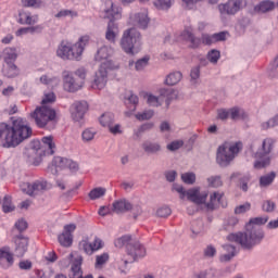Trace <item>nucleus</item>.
<instances>
[{
  "label": "nucleus",
  "instance_id": "obj_1",
  "mask_svg": "<svg viewBox=\"0 0 278 278\" xmlns=\"http://www.w3.org/2000/svg\"><path fill=\"white\" fill-rule=\"evenodd\" d=\"M31 127L23 117L14 118L11 126L7 123H0V146L4 149L18 147L24 140L31 138Z\"/></svg>",
  "mask_w": 278,
  "mask_h": 278
},
{
  "label": "nucleus",
  "instance_id": "obj_2",
  "mask_svg": "<svg viewBox=\"0 0 278 278\" xmlns=\"http://www.w3.org/2000/svg\"><path fill=\"white\" fill-rule=\"evenodd\" d=\"M49 103H55V93L48 92L45 93L41 101V106H37L33 113H30V118H33L39 127V129H45L49 123H58V113L54 109L47 106Z\"/></svg>",
  "mask_w": 278,
  "mask_h": 278
},
{
  "label": "nucleus",
  "instance_id": "obj_3",
  "mask_svg": "<svg viewBox=\"0 0 278 278\" xmlns=\"http://www.w3.org/2000/svg\"><path fill=\"white\" fill-rule=\"evenodd\" d=\"M89 42L90 36L88 35L80 37L74 45L71 43V41L63 40L58 47L56 55L58 58H61V60H76L79 62Z\"/></svg>",
  "mask_w": 278,
  "mask_h": 278
},
{
  "label": "nucleus",
  "instance_id": "obj_4",
  "mask_svg": "<svg viewBox=\"0 0 278 278\" xmlns=\"http://www.w3.org/2000/svg\"><path fill=\"white\" fill-rule=\"evenodd\" d=\"M117 249H123L126 247V252L129 257H131L130 262H136V260H140V257H144L147 255V249L141 244L140 241L131 238L129 235H125L114 242Z\"/></svg>",
  "mask_w": 278,
  "mask_h": 278
},
{
  "label": "nucleus",
  "instance_id": "obj_5",
  "mask_svg": "<svg viewBox=\"0 0 278 278\" xmlns=\"http://www.w3.org/2000/svg\"><path fill=\"white\" fill-rule=\"evenodd\" d=\"M268 223V216L251 218L249 224L245 225V241L244 249H252L255 244H260L264 240V231L255 229L253 225H266Z\"/></svg>",
  "mask_w": 278,
  "mask_h": 278
},
{
  "label": "nucleus",
  "instance_id": "obj_6",
  "mask_svg": "<svg viewBox=\"0 0 278 278\" xmlns=\"http://www.w3.org/2000/svg\"><path fill=\"white\" fill-rule=\"evenodd\" d=\"M242 142H226L217 149V163L219 166H229L236 159V155L242 151Z\"/></svg>",
  "mask_w": 278,
  "mask_h": 278
},
{
  "label": "nucleus",
  "instance_id": "obj_7",
  "mask_svg": "<svg viewBox=\"0 0 278 278\" xmlns=\"http://www.w3.org/2000/svg\"><path fill=\"white\" fill-rule=\"evenodd\" d=\"M176 40L178 42H189V47L191 49H199L202 45H215L214 43V35L203 34L201 38H198L192 33L191 27H187L181 31L177 37Z\"/></svg>",
  "mask_w": 278,
  "mask_h": 278
},
{
  "label": "nucleus",
  "instance_id": "obj_8",
  "mask_svg": "<svg viewBox=\"0 0 278 278\" xmlns=\"http://www.w3.org/2000/svg\"><path fill=\"white\" fill-rule=\"evenodd\" d=\"M141 45L140 33L136 28H130L124 33L121 40V46L125 53L136 55V53L140 51Z\"/></svg>",
  "mask_w": 278,
  "mask_h": 278
},
{
  "label": "nucleus",
  "instance_id": "obj_9",
  "mask_svg": "<svg viewBox=\"0 0 278 278\" xmlns=\"http://www.w3.org/2000/svg\"><path fill=\"white\" fill-rule=\"evenodd\" d=\"M174 190L180 194V199L187 197L188 201L195 203V205H203L207 201V192H201L199 188H192L186 191L181 186H174Z\"/></svg>",
  "mask_w": 278,
  "mask_h": 278
},
{
  "label": "nucleus",
  "instance_id": "obj_10",
  "mask_svg": "<svg viewBox=\"0 0 278 278\" xmlns=\"http://www.w3.org/2000/svg\"><path fill=\"white\" fill-rule=\"evenodd\" d=\"M274 146L275 140L273 138L264 139L261 151L255 154L256 160L260 161L254 163V168H266L270 164V156L268 154L273 151Z\"/></svg>",
  "mask_w": 278,
  "mask_h": 278
},
{
  "label": "nucleus",
  "instance_id": "obj_11",
  "mask_svg": "<svg viewBox=\"0 0 278 278\" xmlns=\"http://www.w3.org/2000/svg\"><path fill=\"white\" fill-rule=\"evenodd\" d=\"M112 55H114V49L104 46L98 50L96 54V61L102 62L100 66H103V68L114 71L115 68H118V65L114 64V62L110 60Z\"/></svg>",
  "mask_w": 278,
  "mask_h": 278
},
{
  "label": "nucleus",
  "instance_id": "obj_12",
  "mask_svg": "<svg viewBox=\"0 0 278 278\" xmlns=\"http://www.w3.org/2000/svg\"><path fill=\"white\" fill-rule=\"evenodd\" d=\"M20 188L22 192H25V194L34 197V194H38V192H45V190H49V182L46 180H36L33 184L23 182Z\"/></svg>",
  "mask_w": 278,
  "mask_h": 278
},
{
  "label": "nucleus",
  "instance_id": "obj_13",
  "mask_svg": "<svg viewBox=\"0 0 278 278\" xmlns=\"http://www.w3.org/2000/svg\"><path fill=\"white\" fill-rule=\"evenodd\" d=\"M80 249L86 253V255H92L93 253H97V251H101L103 249L104 243L103 240L99 237H94L93 242H90L88 238L83 239L79 242Z\"/></svg>",
  "mask_w": 278,
  "mask_h": 278
},
{
  "label": "nucleus",
  "instance_id": "obj_14",
  "mask_svg": "<svg viewBox=\"0 0 278 278\" xmlns=\"http://www.w3.org/2000/svg\"><path fill=\"white\" fill-rule=\"evenodd\" d=\"M108 67L100 66L91 84V88H93V90H103V88L108 86Z\"/></svg>",
  "mask_w": 278,
  "mask_h": 278
},
{
  "label": "nucleus",
  "instance_id": "obj_15",
  "mask_svg": "<svg viewBox=\"0 0 278 278\" xmlns=\"http://www.w3.org/2000/svg\"><path fill=\"white\" fill-rule=\"evenodd\" d=\"M73 121L79 122L84 118L86 112H88V102L78 101L74 102L70 109Z\"/></svg>",
  "mask_w": 278,
  "mask_h": 278
},
{
  "label": "nucleus",
  "instance_id": "obj_16",
  "mask_svg": "<svg viewBox=\"0 0 278 278\" xmlns=\"http://www.w3.org/2000/svg\"><path fill=\"white\" fill-rule=\"evenodd\" d=\"M81 264H84V257L77 255L72 262L70 278H94L91 274L84 277Z\"/></svg>",
  "mask_w": 278,
  "mask_h": 278
},
{
  "label": "nucleus",
  "instance_id": "obj_17",
  "mask_svg": "<svg viewBox=\"0 0 278 278\" xmlns=\"http://www.w3.org/2000/svg\"><path fill=\"white\" fill-rule=\"evenodd\" d=\"M242 8V0H229L225 4H219L220 14H237Z\"/></svg>",
  "mask_w": 278,
  "mask_h": 278
},
{
  "label": "nucleus",
  "instance_id": "obj_18",
  "mask_svg": "<svg viewBox=\"0 0 278 278\" xmlns=\"http://www.w3.org/2000/svg\"><path fill=\"white\" fill-rule=\"evenodd\" d=\"M104 18H109L110 21H113V23L117 18H121V9L114 5V2H112V0H106L104 2Z\"/></svg>",
  "mask_w": 278,
  "mask_h": 278
},
{
  "label": "nucleus",
  "instance_id": "obj_19",
  "mask_svg": "<svg viewBox=\"0 0 278 278\" xmlns=\"http://www.w3.org/2000/svg\"><path fill=\"white\" fill-rule=\"evenodd\" d=\"M220 205L222 207H227V202H225V193L214 192L210 197V202L206 203L207 210H215Z\"/></svg>",
  "mask_w": 278,
  "mask_h": 278
},
{
  "label": "nucleus",
  "instance_id": "obj_20",
  "mask_svg": "<svg viewBox=\"0 0 278 278\" xmlns=\"http://www.w3.org/2000/svg\"><path fill=\"white\" fill-rule=\"evenodd\" d=\"M17 23L20 25H36L38 23V15H31L29 11H20Z\"/></svg>",
  "mask_w": 278,
  "mask_h": 278
},
{
  "label": "nucleus",
  "instance_id": "obj_21",
  "mask_svg": "<svg viewBox=\"0 0 278 278\" xmlns=\"http://www.w3.org/2000/svg\"><path fill=\"white\" fill-rule=\"evenodd\" d=\"M29 245V239L25 237H17L15 239V255L16 257H23L27 253V247Z\"/></svg>",
  "mask_w": 278,
  "mask_h": 278
},
{
  "label": "nucleus",
  "instance_id": "obj_22",
  "mask_svg": "<svg viewBox=\"0 0 278 278\" xmlns=\"http://www.w3.org/2000/svg\"><path fill=\"white\" fill-rule=\"evenodd\" d=\"M130 22L140 27V29H147L149 27V15L147 12L131 15Z\"/></svg>",
  "mask_w": 278,
  "mask_h": 278
},
{
  "label": "nucleus",
  "instance_id": "obj_23",
  "mask_svg": "<svg viewBox=\"0 0 278 278\" xmlns=\"http://www.w3.org/2000/svg\"><path fill=\"white\" fill-rule=\"evenodd\" d=\"M118 24L114 23V21H110L105 31V38L109 42H116V38L118 37Z\"/></svg>",
  "mask_w": 278,
  "mask_h": 278
},
{
  "label": "nucleus",
  "instance_id": "obj_24",
  "mask_svg": "<svg viewBox=\"0 0 278 278\" xmlns=\"http://www.w3.org/2000/svg\"><path fill=\"white\" fill-rule=\"evenodd\" d=\"M64 90L67 92H77V90L81 89V81L73 78L72 76L67 75L64 78Z\"/></svg>",
  "mask_w": 278,
  "mask_h": 278
},
{
  "label": "nucleus",
  "instance_id": "obj_25",
  "mask_svg": "<svg viewBox=\"0 0 278 278\" xmlns=\"http://www.w3.org/2000/svg\"><path fill=\"white\" fill-rule=\"evenodd\" d=\"M139 97H141L142 99H146L148 105H151V108H160V105H162V97H156L147 91H141L139 93Z\"/></svg>",
  "mask_w": 278,
  "mask_h": 278
},
{
  "label": "nucleus",
  "instance_id": "obj_26",
  "mask_svg": "<svg viewBox=\"0 0 278 278\" xmlns=\"http://www.w3.org/2000/svg\"><path fill=\"white\" fill-rule=\"evenodd\" d=\"M131 208L132 205L127 200H119L113 203V212L115 214H125V212H129Z\"/></svg>",
  "mask_w": 278,
  "mask_h": 278
},
{
  "label": "nucleus",
  "instance_id": "obj_27",
  "mask_svg": "<svg viewBox=\"0 0 278 278\" xmlns=\"http://www.w3.org/2000/svg\"><path fill=\"white\" fill-rule=\"evenodd\" d=\"M2 74L4 77H17L18 75V67L14 63H4L2 67Z\"/></svg>",
  "mask_w": 278,
  "mask_h": 278
},
{
  "label": "nucleus",
  "instance_id": "obj_28",
  "mask_svg": "<svg viewBox=\"0 0 278 278\" xmlns=\"http://www.w3.org/2000/svg\"><path fill=\"white\" fill-rule=\"evenodd\" d=\"M42 147L47 149L49 155L55 153V139L53 136H46L41 138Z\"/></svg>",
  "mask_w": 278,
  "mask_h": 278
},
{
  "label": "nucleus",
  "instance_id": "obj_29",
  "mask_svg": "<svg viewBox=\"0 0 278 278\" xmlns=\"http://www.w3.org/2000/svg\"><path fill=\"white\" fill-rule=\"evenodd\" d=\"M16 58H18V54L16 53V49L5 48L3 50L4 64H14V62H16Z\"/></svg>",
  "mask_w": 278,
  "mask_h": 278
},
{
  "label": "nucleus",
  "instance_id": "obj_30",
  "mask_svg": "<svg viewBox=\"0 0 278 278\" xmlns=\"http://www.w3.org/2000/svg\"><path fill=\"white\" fill-rule=\"evenodd\" d=\"M254 10L255 12H262L263 14H265V12H273V10H275V2L270 0H264L257 4Z\"/></svg>",
  "mask_w": 278,
  "mask_h": 278
},
{
  "label": "nucleus",
  "instance_id": "obj_31",
  "mask_svg": "<svg viewBox=\"0 0 278 278\" xmlns=\"http://www.w3.org/2000/svg\"><path fill=\"white\" fill-rule=\"evenodd\" d=\"M227 254L220 255V262H230L232 257H236V247L231 244L224 245Z\"/></svg>",
  "mask_w": 278,
  "mask_h": 278
},
{
  "label": "nucleus",
  "instance_id": "obj_32",
  "mask_svg": "<svg viewBox=\"0 0 278 278\" xmlns=\"http://www.w3.org/2000/svg\"><path fill=\"white\" fill-rule=\"evenodd\" d=\"M100 125L102 127H108L110 128L111 125H114V114L113 113H103L100 118H99Z\"/></svg>",
  "mask_w": 278,
  "mask_h": 278
},
{
  "label": "nucleus",
  "instance_id": "obj_33",
  "mask_svg": "<svg viewBox=\"0 0 278 278\" xmlns=\"http://www.w3.org/2000/svg\"><path fill=\"white\" fill-rule=\"evenodd\" d=\"M181 72H174L170 73L166 79H165V84L167 86H176V84H179L181 81Z\"/></svg>",
  "mask_w": 278,
  "mask_h": 278
},
{
  "label": "nucleus",
  "instance_id": "obj_34",
  "mask_svg": "<svg viewBox=\"0 0 278 278\" xmlns=\"http://www.w3.org/2000/svg\"><path fill=\"white\" fill-rule=\"evenodd\" d=\"M142 149L146 151V153H157L162 147L157 142L146 141L142 144Z\"/></svg>",
  "mask_w": 278,
  "mask_h": 278
},
{
  "label": "nucleus",
  "instance_id": "obj_35",
  "mask_svg": "<svg viewBox=\"0 0 278 278\" xmlns=\"http://www.w3.org/2000/svg\"><path fill=\"white\" fill-rule=\"evenodd\" d=\"M66 162L67 159L55 156L52 161V168H55V173H58V170H64L66 168Z\"/></svg>",
  "mask_w": 278,
  "mask_h": 278
},
{
  "label": "nucleus",
  "instance_id": "obj_36",
  "mask_svg": "<svg viewBox=\"0 0 278 278\" xmlns=\"http://www.w3.org/2000/svg\"><path fill=\"white\" fill-rule=\"evenodd\" d=\"M0 260H5L9 266H12V264H14V255L10 253V248L0 249Z\"/></svg>",
  "mask_w": 278,
  "mask_h": 278
},
{
  "label": "nucleus",
  "instance_id": "obj_37",
  "mask_svg": "<svg viewBox=\"0 0 278 278\" xmlns=\"http://www.w3.org/2000/svg\"><path fill=\"white\" fill-rule=\"evenodd\" d=\"M58 240L62 247H71V244H73V235L68 232H62Z\"/></svg>",
  "mask_w": 278,
  "mask_h": 278
},
{
  "label": "nucleus",
  "instance_id": "obj_38",
  "mask_svg": "<svg viewBox=\"0 0 278 278\" xmlns=\"http://www.w3.org/2000/svg\"><path fill=\"white\" fill-rule=\"evenodd\" d=\"M108 262H110V254L108 253H102L100 255L96 256V268H103V266H105V264H108Z\"/></svg>",
  "mask_w": 278,
  "mask_h": 278
},
{
  "label": "nucleus",
  "instance_id": "obj_39",
  "mask_svg": "<svg viewBox=\"0 0 278 278\" xmlns=\"http://www.w3.org/2000/svg\"><path fill=\"white\" fill-rule=\"evenodd\" d=\"M14 204H12V197L5 195L2 202V212H4V214H9V212H14Z\"/></svg>",
  "mask_w": 278,
  "mask_h": 278
},
{
  "label": "nucleus",
  "instance_id": "obj_40",
  "mask_svg": "<svg viewBox=\"0 0 278 278\" xmlns=\"http://www.w3.org/2000/svg\"><path fill=\"white\" fill-rule=\"evenodd\" d=\"M105 188H94L89 192V199H91V201H97V199H101V197H105Z\"/></svg>",
  "mask_w": 278,
  "mask_h": 278
},
{
  "label": "nucleus",
  "instance_id": "obj_41",
  "mask_svg": "<svg viewBox=\"0 0 278 278\" xmlns=\"http://www.w3.org/2000/svg\"><path fill=\"white\" fill-rule=\"evenodd\" d=\"M227 240H229V242H236L237 244L244 247V235L242 232L230 233L228 235Z\"/></svg>",
  "mask_w": 278,
  "mask_h": 278
},
{
  "label": "nucleus",
  "instance_id": "obj_42",
  "mask_svg": "<svg viewBox=\"0 0 278 278\" xmlns=\"http://www.w3.org/2000/svg\"><path fill=\"white\" fill-rule=\"evenodd\" d=\"M94 136H97V131L92 128H87L81 134V138L84 142H90L94 140Z\"/></svg>",
  "mask_w": 278,
  "mask_h": 278
},
{
  "label": "nucleus",
  "instance_id": "obj_43",
  "mask_svg": "<svg viewBox=\"0 0 278 278\" xmlns=\"http://www.w3.org/2000/svg\"><path fill=\"white\" fill-rule=\"evenodd\" d=\"M155 112L153 110H146L141 113H137L135 116L137 121H150V118H153Z\"/></svg>",
  "mask_w": 278,
  "mask_h": 278
},
{
  "label": "nucleus",
  "instance_id": "obj_44",
  "mask_svg": "<svg viewBox=\"0 0 278 278\" xmlns=\"http://www.w3.org/2000/svg\"><path fill=\"white\" fill-rule=\"evenodd\" d=\"M161 97H166L167 105L173 101V99H177V91L173 89H163L161 91Z\"/></svg>",
  "mask_w": 278,
  "mask_h": 278
},
{
  "label": "nucleus",
  "instance_id": "obj_45",
  "mask_svg": "<svg viewBox=\"0 0 278 278\" xmlns=\"http://www.w3.org/2000/svg\"><path fill=\"white\" fill-rule=\"evenodd\" d=\"M275 177H276V174L274 172H271L269 175L262 176L260 178L261 186L263 187L270 186V184L275 181Z\"/></svg>",
  "mask_w": 278,
  "mask_h": 278
},
{
  "label": "nucleus",
  "instance_id": "obj_46",
  "mask_svg": "<svg viewBox=\"0 0 278 278\" xmlns=\"http://www.w3.org/2000/svg\"><path fill=\"white\" fill-rule=\"evenodd\" d=\"M207 60L208 62H211L212 64H217L218 60H220V51L218 50H211L207 53Z\"/></svg>",
  "mask_w": 278,
  "mask_h": 278
},
{
  "label": "nucleus",
  "instance_id": "obj_47",
  "mask_svg": "<svg viewBox=\"0 0 278 278\" xmlns=\"http://www.w3.org/2000/svg\"><path fill=\"white\" fill-rule=\"evenodd\" d=\"M154 5L157 10H168L173 5V0H156Z\"/></svg>",
  "mask_w": 278,
  "mask_h": 278
},
{
  "label": "nucleus",
  "instance_id": "obj_48",
  "mask_svg": "<svg viewBox=\"0 0 278 278\" xmlns=\"http://www.w3.org/2000/svg\"><path fill=\"white\" fill-rule=\"evenodd\" d=\"M227 36H229V31H220L213 34L214 43L216 45V42H225V40H227Z\"/></svg>",
  "mask_w": 278,
  "mask_h": 278
},
{
  "label": "nucleus",
  "instance_id": "obj_49",
  "mask_svg": "<svg viewBox=\"0 0 278 278\" xmlns=\"http://www.w3.org/2000/svg\"><path fill=\"white\" fill-rule=\"evenodd\" d=\"M184 184L192 185L197 181V176L193 173H185L181 175Z\"/></svg>",
  "mask_w": 278,
  "mask_h": 278
},
{
  "label": "nucleus",
  "instance_id": "obj_50",
  "mask_svg": "<svg viewBox=\"0 0 278 278\" xmlns=\"http://www.w3.org/2000/svg\"><path fill=\"white\" fill-rule=\"evenodd\" d=\"M170 214H172V211H170V207L168 206H162L156 211V216H159L160 218H168Z\"/></svg>",
  "mask_w": 278,
  "mask_h": 278
},
{
  "label": "nucleus",
  "instance_id": "obj_51",
  "mask_svg": "<svg viewBox=\"0 0 278 278\" xmlns=\"http://www.w3.org/2000/svg\"><path fill=\"white\" fill-rule=\"evenodd\" d=\"M24 8H40L42 0H22Z\"/></svg>",
  "mask_w": 278,
  "mask_h": 278
},
{
  "label": "nucleus",
  "instance_id": "obj_52",
  "mask_svg": "<svg viewBox=\"0 0 278 278\" xmlns=\"http://www.w3.org/2000/svg\"><path fill=\"white\" fill-rule=\"evenodd\" d=\"M278 126V115L262 124V129H270Z\"/></svg>",
  "mask_w": 278,
  "mask_h": 278
},
{
  "label": "nucleus",
  "instance_id": "obj_53",
  "mask_svg": "<svg viewBox=\"0 0 278 278\" xmlns=\"http://www.w3.org/2000/svg\"><path fill=\"white\" fill-rule=\"evenodd\" d=\"M55 16L56 18H64L66 16H71V18H75L77 16V12L71 11V10H62Z\"/></svg>",
  "mask_w": 278,
  "mask_h": 278
},
{
  "label": "nucleus",
  "instance_id": "obj_54",
  "mask_svg": "<svg viewBox=\"0 0 278 278\" xmlns=\"http://www.w3.org/2000/svg\"><path fill=\"white\" fill-rule=\"evenodd\" d=\"M148 64L149 58L144 56L143 59H140L135 63V68L136 71H143Z\"/></svg>",
  "mask_w": 278,
  "mask_h": 278
},
{
  "label": "nucleus",
  "instance_id": "obj_55",
  "mask_svg": "<svg viewBox=\"0 0 278 278\" xmlns=\"http://www.w3.org/2000/svg\"><path fill=\"white\" fill-rule=\"evenodd\" d=\"M207 181L212 188H220V186H223V180L218 176L211 177Z\"/></svg>",
  "mask_w": 278,
  "mask_h": 278
},
{
  "label": "nucleus",
  "instance_id": "obj_56",
  "mask_svg": "<svg viewBox=\"0 0 278 278\" xmlns=\"http://www.w3.org/2000/svg\"><path fill=\"white\" fill-rule=\"evenodd\" d=\"M228 112L231 121H238V118H240V108L235 106V108L228 109Z\"/></svg>",
  "mask_w": 278,
  "mask_h": 278
},
{
  "label": "nucleus",
  "instance_id": "obj_57",
  "mask_svg": "<svg viewBox=\"0 0 278 278\" xmlns=\"http://www.w3.org/2000/svg\"><path fill=\"white\" fill-rule=\"evenodd\" d=\"M217 118L219 121H227V118H229V109L217 110Z\"/></svg>",
  "mask_w": 278,
  "mask_h": 278
},
{
  "label": "nucleus",
  "instance_id": "obj_58",
  "mask_svg": "<svg viewBox=\"0 0 278 278\" xmlns=\"http://www.w3.org/2000/svg\"><path fill=\"white\" fill-rule=\"evenodd\" d=\"M184 147V141H173L172 143L167 144L168 151H177L178 149H181Z\"/></svg>",
  "mask_w": 278,
  "mask_h": 278
},
{
  "label": "nucleus",
  "instance_id": "obj_59",
  "mask_svg": "<svg viewBox=\"0 0 278 278\" xmlns=\"http://www.w3.org/2000/svg\"><path fill=\"white\" fill-rule=\"evenodd\" d=\"M41 84H45L46 86H51V84H58V78H49V76L43 75L40 77Z\"/></svg>",
  "mask_w": 278,
  "mask_h": 278
},
{
  "label": "nucleus",
  "instance_id": "obj_60",
  "mask_svg": "<svg viewBox=\"0 0 278 278\" xmlns=\"http://www.w3.org/2000/svg\"><path fill=\"white\" fill-rule=\"evenodd\" d=\"M263 212H275V202L267 200L263 203Z\"/></svg>",
  "mask_w": 278,
  "mask_h": 278
},
{
  "label": "nucleus",
  "instance_id": "obj_61",
  "mask_svg": "<svg viewBox=\"0 0 278 278\" xmlns=\"http://www.w3.org/2000/svg\"><path fill=\"white\" fill-rule=\"evenodd\" d=\"M76 77L79 78L78 81H81V87L84 86V79H86V70L84 67L78 68L75 72Z\"/></svg>",
  "mask_w": 278,
  "mask_h": 278
},
{
  "label": "nucleus",
  "instance_id": "obj_62",
  "mask_svg": "<svg viewBox=\"0 0 278 278\" xmlns=\"http://www.w3.org/2000/svg\"><path fill=\"white\" fill-rule=\"evenodd\" d=\"M128 101L129 103H131V105H134L132 111L135 112L138 103H140V99L138 98V96L130 93V96L128 97Z\"/></svg>",
  "mask_w": 278,
  "mask_h": 278
},
{
  "label": "nucleus",
  "instance_id": "obj_63",
  "mask_svg": "<svg viewBox=\"0 0 278 278\" xmlns=\"http://www.w3.org/2000/svg\"><path fill=\"white\" fill-rule=\"evenodd\" d=\"M15 228L20 231H25L27 229V222L25 219H20L15 223Z\"/></svg>",
  "mask_w": 278,
  "mask_h": 278
},
{
  "label": "nucleus",
  "instance_id": "obj_64",
  "mask_svg": "<svg viewBox=\"0 0 278 278\" xmlns=\"http://www.w3.org/2000/svg\"><path fill=\"white\" fill-rule=\"evenodd\" d=\"M204 255H205V257H214L216 255V248L208 245L204 250Z\"/></svg>",
  "mask_w": 278,
  "mask_h": 278
}]
</instances>
